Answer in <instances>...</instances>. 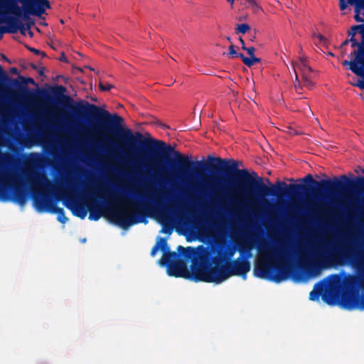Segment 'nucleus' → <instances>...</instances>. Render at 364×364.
<instances>
[{"instance_id": "obj_1", "label": "nucleus", "mask_w": 364, "mask_h": 364, "mask_svg": "<svg viewBox=\"0 0 364 364\" xmlns=\"http://www.w3.org/2000/svg\"><path fill=\"white\" fill-rule=\"evenodd\" d=\"M124 119L117 114H110L106 110L100 109V128L105 132L117 135L126 147L134 151L135 145L139 144L149 153L154 168L161 167L162 162L166 161L173 170H176L181 178H192L195 174L209 171L211 173H218L223 171L227 176L224 180L230 193L240 196L250 197L262 199L265 196H274L280 198L282 195L298 194L304 187L298 184L287 185L284 181H277L272 184L269 179L266 181L269 186H267L263 178L258 177L255 172L254 178L247 169H239L238 161L233 159H221L213 155L207 156V162L203 161H192L191 158L184 156L176 151L171 145L164 141L156 139H144L140 132L134 135L129 129H123L121 124Z\"/></svg>"}, {"instance_id": "obj_2", "label": "nucleus", "mask_w": 364, "mask_h": 364, "mask_svg": "<svg viewBox=\"0 0 364 364\" xmlns=\"http://www.w3.org/2000/svg\"><path fill=\"white\" fill-rule=\"evenodd\" d=\"M251 247H241L240 252H246L247 257L240 255L235 259L220 266L206 267V269H192L189 277L198 282L220 284L232 276H240L246 279L247 274L250 270V262L248 260Z\"/></svg>"}, {"instance_id": "obj_3", "label": "nucleus", "mask_w": 364, "mask_h": 364, "mask_svg": "<svg viewBox=\"0 0 364 364\" xmlns=\"http://www.w3.org/2000/svg\"><path fill=\"white\" fill-rule=\"evenodd\" d=\"M304 185L299 191L298 194L295 195H282V196H294L300 195L301 191L308 193L309 191L314 193H326L328 196H333L336 193H355L358 191L364 190V177H356L355 180L350 179L346 175H342L339 178L334 177L333 180L322 179L317 181L314 179L311 174L306 175L301 178ZM302 186V184H301Z\"/></svg>"}, {"instance_id": "obj_4", "label": "nucleus", "mask_w": 364, "mask_h": 364, "mask_svg": "<svg viewBox=\"0 0 364 364\" xmlns=\"http://www.w3.org/2000/svg\"><path fill=\"white\" fill-rule=\"evenodd\" d=\"M288 257V252L281 245L278 250L272 251L267 256L265 262L256 264L255 275L277 283L287 279L290 276L297 277L300 279L301 275L297 274L295 268L289 264Z\"/></svg>"}, {"instance_id": "obj_5", "label": "nucleus", "mask_w": 364, "mask_h": 364, "mask_svg": "<svg viewBox=\"0 0 364 364\" xmlns=\"http://www.w3.org/2000/svg\"><path fill=\"white\" fill-rule=\"evenodd\" d=\"M354 253V248L348 243L332 247L331 251L320 249L314 254L312 261H299V267L302 272L311 274L315 268L328 263L339 264L343 261H350Z\"/></svg>"}, {"instance_id": "obj_6", "label": "nucleus", "mask_w": 364, "mask_h": 364, "mask_svg": "<svg viewBox=\"0 0 364 364\" xmlns=\"http://www.w3.org/2000/svg\"><path fill=\"white\" fill-rule=\"evenodd\" d=\"M153 201V205L146 202L135 203L136 211L131 213L118 211L114 214L113 217L119 226L124 229H127L134 224L142 223L143 219L149 216L151 212L157 213L161 220H168L169 209L161 203L159 197H157Z\"/></svg>"}, {"instance_id": "obj_7", "label": "nucleus", "mask_w": 364, "mask_h": 364, "mask_svg": "<svg viewBox=\"0 0 364 364\" xmlns=\"http://www.w3.org/2000/svg\"><path fill=\"white\" fill-rule=\"evenodd\" d=\"M211 252L215 256H211L210 252L203 248L198 263L193 262L192 269H206V267L220 266L231 261L235 254L236 248L226 241H217L212 247Z\"/></svg>"}, {"instance_id": "obj_8", "label": "nucleus", "mask_w": 364, "mask_h": 364, "mask_svg": "<svg viewBox=\"0 0 364 364\" xmlns=\"http://www.w3.org/2000/svg\"><path fill=\"white\" fill-rule=\"evenodd\" d=\"M159 250L162 251L163 256L159 260V263L161 266L167 267V273L169 276L191 279L189 277L191 274L187 271L185 262L178 258V253L169 250L166 239L164 237L159 238L158 242L151 250V255L154 257Z\"/></svg>"}, {"instance_id": "obj_9", "label": "nucleus", "mask_w": 364, "mask_h": 364, "mask_svg": "<svg viewBox=\"0 0 364 364\" xmlns=\"http://www.w3.org/2000/svg\"><path fill=\"white\" fill-rule=\"evenodd\" d=\"M30 5L20 6L17 4L16 0H0V7H4L8 14L14 15V17L24 21V25L26 26L28 30L35 24L34 20L31 16H41L44 14L46 10L43 8L38 0H29Z\"/></svg>"}, {"instance_id": "obj_10", "label": "nucleus", "mask_w": 364, "mask_h": 364, "mask_svg": "<svg viewBox=\"0 0 364 364\" xmlns=\"http://www.w3.org/2000/svg\"><path fill=\"white\" fill-rule=\"evenodd\" d=\"M331 277L336 278L337 282L327 283L323 279L315 284L313 290L309 294V299L317 301L321 296L322 300L328 305H335L338 299H341V282L338 277L336 274Z\"/></svg>"}, {"instance_id": "obj_11", "label": "nucleus", "mask_w": 364, "mask_h": 364, "mask_svg": "<svg viewBox=\"0 0 364 364\" xmlns=\"http://www.w3.org/2000/svg\"><path fill=\"white\" fill-rule=\"evenodd\" d=\"M26 198L25 186L18 178L9 176L0 180V200H14L20 204H23Z\"/></svg>"}, {"instance_id": "obj_12", "label": "nucleus", "mask_w": 364, "mask_h": 364, "mask_svg": "<svg viewBox=\"0 0 364 364\" xmlns=\"http://www.w3.org/2000/svg\"><path fill=\"white\" fill-rule=\"evenodd\" d=\"M33 201L40 210H46L57 214V220L60 223L65 224L68 222V219L65 215L63 208L58 207L55 203L51 202L46 194L35 192L33 194Z\"/></svg>"}, {"instance_id": "obj_13", "label": "nucleus", "mask_w": 364, "mask_h": 364, "mask_svg": "<svg viewBox=\"0 0 364 364\" xmlns=\"http://www.w3.org/2000/svg\"><path fill=\"white\" fill-rule=\"evenodd\" d=\"M349 42L351 43V47H358V51H354L353 55L355 56L354 60H344L343 65H349V69L358 76L364 75V44L360 43L355 39V36H350Z\"/></svg>"}, {"instance_id": "obj_14", "label": "nucleus", "mask_w": 364, "mask_h": 364, "mask_svg": "<svg viewBox=\"0 0 364 364\" xmlns=\"http://www.w3.org/2000/svg\"><path fill=\"white\" fill-rule=\"evenodd\" d=\"M349 42L351 43V47H358V51H354L353 55L355 56L354 60H344L343 65H349V69L358 76L364 75V44L360 43L355 39V36H350Z\"/></svg>"}, {"instance_id": "obj_15", "label": "nucleus", "mask_w": 364, "mask_h": 364, "mask_svg": "<svg viewBox=\"0 0 364 364\" xmlns=\"http://www.w3.org/2000/svg\"><path fill=\"white\" fill-rule=\"evenodd\" d=\"M90 200H91L90 198ZM91 203V200L86 203H77L73 198H65L63 200L64 205L70 210L73 214L81 219H84L88 212V204Z\"/></svg>"}, {"instance_id": "obj_16", "label": "nucleus", "mask_w": 364, "mask_h": 364, "mask_svg": "<svg viewBox=\"0 0 364 364\" xmlns=\"http://www.w3.org/2000/svg\"><path fill=\"white\" fill-rule=\"evenodd\" d=\"M341 304L349 310L355 308L364 310V295H353L349 293H343L341 296Z\"/></svg>"}, {"instance_id": "obj_17", "label": "nucleus", "mask_w": 364, "mask_h": 364, "mask_svg": "<svg viewBox=\"0 0 364 364\" xmlns=\"http://www.w3.org/2000/svg\"><path fill=\"white\" fill-rule=\"evenodd\" d=\"M3 22L6 23L9 26L10 33H15L19 30L21 34L25 35L26 30H28L26 26L23 24L22 21L14 16H6L3 20Z\"/></svg>"}, {"instance_id": "obj_18", "label": "nucleus", "mask_w": 364, "mask_h": 364, "mask_svg": "<svg viewBox=\"0 0 364 364\" xmlns=\"http://www.w3.org/2000/svg\"><path fill=\"white\" fill-rule=\"evenodd\" d=\"M91 203L88 204V211L90 212L89 219L90 220L97 221L102 215L100 207L94 201V197L90 196Z\"/></svg>"}, {"instance_id": "obj_19", "label": "nucleus", "mask_w": 364, "mask_h": 364, "mask_svg": "<svg viewBox=\"0 0 364 364\" xmlns=\"http://www.w3.org/2000/svg\"><path fill=\"white\" fill-rule=\"evenodd\" d=\"M26 176L31 183H34L36 185L41 186H43L44 184L50 185V181L43 173L38 172H28Z\"/></svg>"}, {"instance_id": "obj_20", "label": "nucleus", "mask_w": 364, "mask_h": 364, "mask_svg": "<svg viewBox=\"0 0 364 364\" xmlns=\"http://www.w3.org/2000/svg\"><path fill=\"white\" fill-rule=\"evenodd\" d=\"M292 68L295 73V79L298 80V75L296 73V68L299 69L301 73H303V70H305V72H311L312 70L311 67H309L307 64V59L305 57H301L299 58V62H293Z\"/></svg>"}, {"instance_id": "obj_21", "label": "nucleus", "mask_w": 364, "mask_h": 364, "mask_svg": "<svg viewBox=\"0 0 364 364\" xmlns=\"http://www.w3.org/2000/svg\"><path fill=\"white\" fill-rule=\"evenodd\" d=\"M240 58L242 60L243 63L246 65L247 67H252L255 64L259 63L261 61V59L257 58L255 55L250 56V58H247L244 55H240Z\"/></svg>"}, {"instance_id": "obj_22", "label": "nucleus", "mask_w": 364, "mask_h": 364, "mask_svg": "<svg viewBox=\"0 0 364 364\" xmlns=\"http://www.w3.org/2000/svg\"><path fill=\"white\" fill-rule=\"evenodd\" d=\"M177 250L186 258L190 257L191 255L195 252V250L193 247H188L185 248L181 245L177 247Z\"/></svg>"}, {"instance_id": "obj_23", "label": "nucleus", "mask_w": 364, "mask_h": 364, "mask_svg": "<svg viewBox=\"0 0 364 364\" xmlns=\"http://www.w3.org/2000/svg\"><path fill=\"white\" fill-rule=\"evenodd\" d=\"M17 3L20 2L23 6L25 5H30L29 0H16ZM41 2V4L42 5L44 10L46 9L50 8V2L48 0H38Z\"/></svg>"}, {"instance_id": "obj_24", "label": "nucleus", "mask_w": 364, "mask_h": 364, "mask_svg": "<svg viewBox=\"0 0 364 364\" xmlns=\"http://www.w3.org/2000/svg\"><path fill=\"white\" fill-rule=\"evenodd\" d=\"M66 89L65 87L62 86V85H60V86H58L54 90H53V93L56 95V96H59V97H61L64 99H66V100H70L71 98L69 97V96H66V95H63V92H65Z\"/></svg>"}, {"instance_id": "obj_25", "label": "nucleus", "mask_w": 364, "mask_h": 364, "mask_svg": "<svg viewBox=\"0 0 364 364\" xmlns=\"http://www.w3.org/2000/svg\"><path fill=\"white\" fill-rule=\"evenodd\" d=\"M310 73L311 72H305V70H303V73H301L302 79H303L304 85L309 88H311L313 85L311 80L310 77L309 76V73Z\"/></svg>"}, {"instance_id": "obj_26", "label": "nucleus", "mask_w": 364, "mask_h": 364, "mask_svg": "<svg viewBox=\"0 0 364 364\" xmlns=\"http://www.w3.org/2000/svg\"><path fill=\"white\" fill-rule=\"evenodd\" d=\"M250 29V26L247 23L237 24L235 29V33H245Z\"/></svg>"}, {"instance_id": "obj_27", "label": "nucleus", "mask_w": 364, "mask_h": 364, "mask_svg": "<svg viewBox=\"0 0 364 364\" xmlns=\"http://www.w3.org/2000/svg\"><path fill=\"white\" fill-rule=\"evenodd\" d=\"M228 50H229V52H228V55H230V57L232 58H240V55H243L242 53H237L235 49L234 45H232V44H231L229 46Z\"/></svg>"}, {"instance_id": "obj_28", "label": "nucleus", "mask_w": 364, "mask_h": 364, "mask_svg": "<svg viewBox=\"0 0 364 364\" xmlns=\"http://www.w3.org/2000/svg\"><path fill=\"white\" fill-rule=\"evenodd\" d=\"M248 6L251 7L255 11H262V8L257 4L255 0H245Z\"/></svg>"}, {"instance_id": "obj_29", "label": "nucleus", "mask_w": 364, "mask_h": 364, "mask_svg": "<svg viewBox=\"0 0 364 364\" xmlns=\"http://www.w3.org/2000/svg\"><path fill=\"white\" fill-rule=\"evenodd\" d=\"M354 28L362 36V43L364 44V24L354 25Z\"/></svg>"}, {"instance_id": "obj_30", "label": "nucleus", "mask_w": 364, "mask_h": 364, "mask_svg": "<svg viewBox=\"0 0 364 364\" xmlns=\"http://www.w3.org/2000/svg\"><path fill=\"white\" fill-rule=\"evenodd\" d=\"M99 87L101 91H109L112 88L114 87V85L109 83H107L106 85L103 84L102 82H100Z\"/></svg>"}, {"instance_id": "obj_31", "label": "nucleus", "mask_w": 364, "mask_h": 364, "mask_svg": "<svg viewBox=\"0 0 364 364\" xmlns=\"http://www.w3.org/2000/svg\"><path fill=\"white\" fill-rule=\"evenodd\" d=\"M9 31H10V29H9V26H8V27H4V26H1L0 27V41L3 38L4 33H10Z\"/></svg>"}, {"instance_id": "obj_32", "label": "nucleus", "mask_w": 364, "mask_h": 364, "mask_svg": "<svg viewBox=\"0 0 364 364\" xmlns=\"http://www.w3.org/2000/svg\"><path fill=\"white\" fill-rule=\"evenodd\" d=\"M361 7H357L356 6V9H355V15L354 16V18L355 20L357 21V22H363L364 21V20L359 16V9H360Z\"/></svg>"}, {"instance_id": "obj_33", "label": "nucleus", "mask_w": 364, "mask_h": 364, "mask_svg": "<svg viewBox=\"0 0 364 364\" xmlns=\"http://www.w3.org/2000/svg\"><path fill=\"white\" fill-rule=\"evenodd\" d=\"M245 50L247 51L250 56L255 55V48L254 47H247Z\"/></svg>"}, {"instance_id": "obj_34", "label": "nucleus", "mask_w": 364, "mask_h": 364, "mask_svg": "<svg viewBox=\"0 0 364 364\" xmlns=\"http://www.w3.org/2000/svg\"><path fill=\"white\" fill-rule=\"evenodd\" d=\"M26 48L28 50H30L31 52H32V53H35V54H36V55H39V54L41 53V51L40 50L36 49V48H35L30 47V46H26Z\"/></svg>"}, {"instance_id": "obj_35", "label": "nucleus", "mask_w": 364, "mask_h": 364, "mask_svg": "<svg viewBox=\"0 0 364 364\" xmlns=\"http://www.w3.org/2000/svg\"><path fill=\"white\" fill-rule=\"evenodd\" d=\"M21 79L23 81V82H25V83H31L32 85H36L35 80L31 77H27V78L21 77Z\"/></svg>"}, {"instance_id": "obj_36", "label": "nucleus", "mask_w": 364, "mask_h": 364, "mask_svg": "<svg viewBox=\"0 0 364 364\" xmlns=\"http://www.w3.org/2000/svg\"><path fill=\"white\" fill-rule=\"evenodd\" d=\"M358 33V30H355L354 26H351L350 30L348 31V34L350 36H355Z\"/></svg>"}, {"instance_id": "obj_37", "label": "nucleus", "mask_w": 364, "mask_h": 364, "mask_svg": "<svg viewBox=\"0 0 364 364\" xmlns=\"http://www.w3.org/2000/svg\"><path fill=\"white\" fill-rule=\"evenodd\" d=\"M59 60L61 62L68 63V60L67 57L65 56V54L64 52H62L60 53V57L59 58Z\"/></svg>"}, {"instance_id": "obj_38", "label": "nucleus", "mask_w": 364, "mask_h": 364, "mask_svg": "<svg viewBox=\"0 0 364 364\" xmlns=\"http://www.w3.org/2000/svg\"><path fill=\"white\" fill-rule=\"evenodd\" d=\"M354 86L358 87L360 89H364V82L358 80L356 83L353 84Z\"/></svg>"}, {"instance_id": "obj_39", "label": "nucleus", "mask_w": 364, "mask_h": 364, "mask_svg": "<svg viewBox=\"0 0 364 364\" xmlns=\"http://www.w3.org/2000/svg\"><path fill=\"white\" fill-rule=\"evenodd\" d=\"M46 68L44 67H41L40 68H38L37 71L39 75L45 77L44 75V70Z\"/></svg>"}, {"instance_id": "obj_40", "label": "nucleus", "mask_w": 364, "mask_h": 364, "mask_svg": "<svg viewBox=\"0 0 364 364\" xmlns=\"http://www.w3.org/2000/svg\"><path fill=\"white\" fill-rule=\"evenodd\" d=\"M161 232L171 234L172 232V228H168L167 229L163 228L162 230H161Z\"/></svg>"}, {"instance_id": "obj_41", "label": "nucleus", "mask_w": 364, "mask_h": 364, "mask_svg": "<svg viewBox=\"0 0 364 364\" xmlns=\"http://www.w3.org/2000/svg\"><path fill=\"white\" fill-rule=\"evenodd\" d=\"M239 41H240V43L242 45V47H241L242 49L245 50L247 47L245 46L244 40L241 37H240L239 38Z\"/></svg>"}, {"instance_id": "obj_42", "label": "nucleus", "mask_w": 364, "mask_h": 364, "mask_svg": "<svg viewBox=\"0 0 364 364\" xmlns=\"http://www.w3.org/2000/svg\"><path fill=\"white\" fill-rule=\"evenodd\" d=\"M11 84L14 86H19L20 85V82H18V80L17 79H13L11 80Z\"/></svg>"}, {"instance_id": "obj_43", "label": "nucleus", "mask_w": 364, "mask_h": 364, "mask_svg": "<svg viewBox=\"0 0 364 364\" xmlns=\"http://www.w3.org/2000/svg\"><path fill=\"white\" fill-rule=\"evenodd\" d=\"M41 94L43 96V97H46V98H48V99L49 98V97H48V94H47L46 91H45V90H41Z\"/></svg>"}, {"instance_id": "obj_44", "label": "nucleus", "mask_w": 364, "mask_h": 364, "mask_svg": "<svg viewBox=\"0 0 364 364\" xmlns=\"http://www.w3.org/2000/svg\"><path fill=\"white\" fill-rule=\"evenodd\" d=\"M31 68L35 70H37L38 68V67L34 63H31Z\"/></svg>"}, {"instance_id": "obj_45", "label": "nucleus", "mask_w": 364, "mask_h": 364, "mask_svg": "<svg viewBox=\"0 0 364 364\" xmlns=\"http://www.w3.org/2000/svg\"><path fill=\"white\" fill-rule=\"evenodd\" d=\"M317 37L319 38L320 41H322L325 39L324 36H322L321 34L317 35Z\"/></svg>"}, {"instance_id": "obj_46", "label": "nucleus", "mask_w": 364, "mask_h": 364, "mask_svg": "<svg viewBox=\"0 0 364 364\" xmlns=\"http://www.w3.org/2000/svg\"><path fill=\"white\" fill-rule=\"evenodd\" d=\"M349 43V39H346L343 43L342 46H346Z\"/></svg>"}, {"instance_id": "obj_47", "label": "nucleus", "mask_w": 364, "mask_h": 364, "mask_svg": "<svg viewBox=\"0 0 364 364\" xmlns=\"http://www.w3.org/2000/svg\"><path fill=\"white\" fill-rule=\"evenodd\" d=\"M39 55H41L43 58L47 57L46 53L45 52H43V51H41V53Z\"/></svg>"}, {"instance_id": "obj_48", "label": "nucleus", "mask_w": 364, "mask_h": 364, "mask_svg": "<svg viewBox=\"0 0 364 364\" xmlns=\"http://www.w3.org/2000/svg\"><path fill=\"white\" fill-rule=\"evenodd\" d=\"M28 35H29V36H30V37H33V33L31 31V29H30V30H28Z\"/></svg>"}, {"instance_id": "obj_49", "label": "nucleus", "mask_w": 364, "mask_h": 364, "mask_svg": "<svg viewBox=\"0 0 364 364\" xmlns=\"http://www.w3.org/2000/svg\"><path fill=\"white\" fill-rule=\"evenodd\" d=\"M11 72L14 73H17V68H11Z\"/></svg>"}, {"instance_id": "obj_50", "label": "nucleus", "mask_w": 364, "mask_h": 364, "mask_svg": "<svg viewBox=\"0 0 364 364\" xmlns=\"http://www.w3.org/2000/svg\"><path fill=\"white\" fill-rule=\"evenodd\" d=\"M1 57H2V59H4V60H5L8 61V58H6V55H4V54H2V55H1Z\"/></svg>"}, {"instance_id": "obj_51", "label": "nucleus", "mask_w": 364, "mask_h": 364, "mask_svg": "<svg viewBox=\"0 0 364 364\" xmlns=\"http://www.w3.org/2000/svg\"><path fill=\"white\" fill-rule=\"evenodd\" d=\"M231 4H233L235 0H227Z\"/></svg>"}, {"instance_id": "obj_52", "label": "nucleus", "mask_w": 364, "mask_h": 364, "mask_svg": "<svg viewBox=\"0 0 364 364\" xmlns=\"http://www.w3.org/2000/svg\"><path fill=\"white\" fill-rule=\"evenodd\" d=\"M126 192H127V193H131V194H132V195H134V192H132V191H126Z\"/></svg>"}, {"instance_id": "obj_53", "label": "nucleus", "mask_w": 364, "mask_h": 364, "mask_svg": "<svg viewBox=\"0 0 364 364\" xmlns=\"http://www.w3.org/2000/svg\"><path fill=\"white\" fill-rule=\"evenodd\" d=\"M227 40H228L229 42H231V38H230V37H227Z\"/></svg>"}, {"instance_id": "obj_54", "label": "nucleus", "mask_w": 364, "mask_h": 364, "mask_svg": "<svg viewBox=\"0 0 364 364\" xmlns=\"http://www.w3.org/2000/svg\"><path fill=\"white\" fill-rule=\"evenodd\" d=\"M2 22H3V20H1V21H0V23H2Z\"/></svg>"}]
</instances>
